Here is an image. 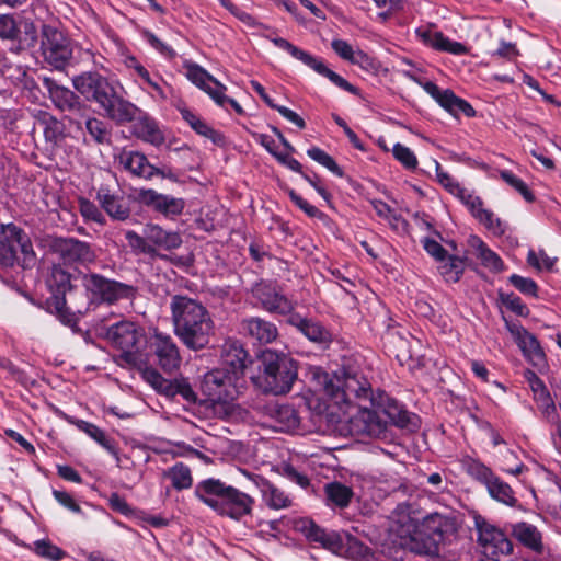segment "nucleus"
Wrapping results in <instances>:
<instances>
[{"mask_svg":"<svg viewBox=\"0 0 561 561\" xmlns=\"http://www.w3.org/2000/svg\"><path fill=\"white\" fill-rule=\"evenodd\" d=\"M174 332L183 344L194 351L204 348L214 333V321L207 309L185 296L171 301Z\"/></svg>","mask_w":561,"mask_h":561,"instance_id":"obj_1","label":"nucleus"},{"mask_svg":"<svg viewBox=\"0 0 561 561\" xmlns=\"http://www.w3.org/2000/svg\"><path fill=\"white\" fill-rule=\"evenodd\" d=\"M194 495L219 516L237 522L252 515L255 504L250 494L215 478L199 481Z\"/></svg>","mask_w":561,"mask_h":561,"instance_id":"obj_2","label":"nucleus"},{"mask_svg":"<svg viewBox=\"0 0 561 561\" xmlns=\"http://www.w3.org/2000/svg\"><path fill=\"white\" fill-rule=\"evenodd\" d=\"M309 376L316 391L322 392L341 410L343 405L353 409L352 398H368L370 392L368 380L356 371L342 370L341 375H330L320 367H310Z\"/></svg>","mask_w":561,"mask_h":561,"instance_id":"obj_3","label":"nucleus"},{"mask_svg":"<svg viewBox=\"0 0 561 561\" xmlns=\"http://www.w3.org/2000/svg\"><path fill=\"white\" fill-rule=\"evenodd\" d=\"M72 85L85 101L95 103L108 119L119 118L130 108L110 79L98 71H83L72 78Z\"/></svg>","mask_w":561,"mask_h":561,"instance_id":"obj_4","label":"nucleus"},{"mask_svg":"<svg viewBox=\"0 0 561 561\" xmlns=\"http://www.w3.org/2000/svg\"><path fill=\"white\" fill-rule=\"evenodd\" d=\"M262 373L254 382L264 391L285 394L291 390L297 379L296 363L284 353L265 350L261 354Z\"/></svg>","mask_w":561,"mask_h":561,"instance_id":"obj_5","label":"nucleus"},{"mask_svg":"<svg viewBox=\"0 0 561 561\" xmlns=\"http://www.w3.org/2000/svg\"><path fill=\"white\" fill-rule=\"evenodd\" d=\"M242 386L241 379L218 367L204 376L202 389L214 412L220 417H230L238 409L236 399Z\"/></svg>","mask_w":561,"mask_h":561,"instance_id":"obj_6","label":"nucleus"},{"mask_svg":"<svg viewBox=\"0 0 561 561\" xmlns=\"http://www.w3.org/2000/svg\"><path fill=\"white\" fill-rule=\"evenodd\" d=\"M111 343L122 351L119 364L141 368L149 363L147 336L141 328L129 321H122L108 328L106 332Z\"/></svg>","mask_w":561,"mask_h":561,"instance_id":"obj_7","label":"nucleus"},{"mask_svg":"<svg viewBox=\"0 0 561 561\" xmlns=\"http://www.w3.org/2000/svg\"><path fill=\"white\" fill-rule=\"evenodd\" d=\"M36 257L30 238L15 225H2L0 230V264L23 267L35 264Z\"/></svg>","mask_w":561,"mask_h":561,"instance_id":"obj_8","label":"nucleus"},{"mask_svg":"<svg viewBox=\"0 0 561 561\" xmlns=\"http://www.w3.org/2000/svg\"><path fill=\"white\" fill-rule=\"evenodd\" d=\"M75 45L59 28L43 24L41 30V50L44 60L54 69L62 71L72 64Z\"/></svg>","mask_w":561,"mask_h":561,"instance_id":"obj_9","label":"nucleus"},{"mask_svg":"<svg viewBox=\"0 0 561 561\" xmlns=\"http://www.w3.org/2000/svg\"><path fill=\"white\" fill-rule=\"evenodd\" d=\"M438 182L454 196L463 203L472 216L478 219L492 234L502 236L506 230V224L496 217L490 209L483 207L479 196L462 187L455 178H436Z\"/></svg>","mask_w":561,"mask_h":561,"instance_id":"obj_10","label":"nucleus"},{"mask_svg":"<svg viewBox=\"0 0 561 561\" xmlns=\"http://www.w3.org/2000/svg\"><path fill=\"white\" fill-rule=\"evenodd\" d=\"M127 104L130 108H126V112L119 118H113L112 121L116 125L131 124V134L145 142L156 147L163 145L165 136L159 123L131 102L127 101Z\"/></svg>","mask_w":561,"mask_h":561,"instance_id":"obj_11","label":"nucleus"},{"mask_svg":"<svg viewBox=\"0 0 561 561\" xmlns=\"http://www.w3.org/2000/svg\"><path fill=\"white\" fill-rule=\"evenodd\" d=\"M47 288L50 296L46 299V307L50 313L66 324L73 321V314L66 307L65 294L70 289V274L59 266H53L47 280Z\"/></svg>","mask_w":561,"mask_h":561,"instance_id":"obj_12","label":"nucleus"},{"mask_svg":"<svg viewBox=\"0 0 561 561\" xmlns=\"http://www.w3.org/2000/svg\"><path fill=\"white\" fill-rule=\"evenodd\" d=\"M272 42L280 49L286 50L294 58L300 60L306 66L313 69L317 73L328 78L333 84L341 88L342 90H345L354 95L359 94V90L351 84L347 80H345L343 77L334 72L333 70L329 69L322 60L318 59L317 57L312 56L311 54L300 49L299 47L295 46L287 39L283 37H275L272 39Z\"/></svg>","mask_w":561,"mask_h":561,"instance_id":"obj_13","label":"nucleus"},{"mask_svg":"<svg viewBox=\"0 0 561 561\" xmlns=\"http://www.w3.org/2000/svg\"><path fill=\"white\" fill-rule=\"evenodd\" d=\"M84 286L94 298L107 304H114L122 299H131L135 295L133 286L105 278L99 274L85 275Z\"/></svg>","mask_w":561,"mask_h":561,"instance_id":"obj_14","label":"nucleus"},{"mask_svg":"<svg viewBox=\"0 0 561 561\" xmlns=\"http://www.w3.org/2000/svg\"><path fill=\"white\" fill-rule=\"evenodd\" d=\"M38 34L35 24L15 14H0V39L16 42L21 48L34 47Z\"/></svg>","mask_w":561,"mask_h":561,"instance_id":"obj_15","label":"nucleus"},{"mask_svg":"<svg viewBox=\"0 0 561 561\" xmlns=\"http://www.w3.org/2000/svg\"><path fill=\"white\" fill-rule=\"evenodd\" d=\"M506 328L525 359L542 373L547 368V359L537 337L517 323H506Z\"/></svg>","mask_w":561,"mask_h":561,"instance_id":"obj_16","label":"nucleus"},{"mask_svg":"<svg viewBox=\"0 0 561 561\" xmlns=\"http://www.w3.org/2000/svg\"><path fill=\"white\" fill-rule=\"evenodd\" d=\"M344 414H348V431L354 436L377 437L385 431V422L378 415L376 410L366 407H354L342 409Z\"/></svg>","mask_w":561,"mask_h":561,"instance_id":"obj_17","label":"nucleus"},{"mask_svg":"<svg viewBox=\"0 0 561 561\" xmlns=\"http://www.w3.org/2000/svg\"><path fill=\"white\" fill-rule=\"evenodd\" d=\"M254 297L260 301L262 308L272 313L282 316L294 314L295 305L272 283H259L253 288Z\"/></svg>","mask_w":561,"mask_h":561,"instance_id":"obj_18","label":"nucleus"},{"mask_svg":"<svg viewBox=\"0 0 561 561\" xmlns=\"http://www.w3.org/2000/svg\"><path fill=\"white\" fill-rule=\"evenodd\" d=\"M43 83L48 91L53 104L58 110L80 116H83L87 113L89 108L88 105L75 91L59 85L50 78H44Z\"/></svg>","mask_w":561,"mask_h":561,"instance_id":"obj_19","label":"nucleus"},{"mask_svg":"<svg viewBox=\"0 0 561 561\" xmlns=\"http://www.w3.org/2000/svg\"><path fill=\"white\" fill-rule=\"evenodd\" d=\"M134 197L140 204L170 218L182 214L185 207L184 199L159 194L153 190H136Z\"/></svg>","mask_w":561,"mask_h":561,"instance_id":"obj_20","label":"nucleus"},{"mask_svg":"<svg viewBox=\"0 0 561 561\" xmlns=\"http://www.w3.org/2000/svg\"><path fill=\"white\" fill-rule=\"evenodd\" d=\"M294 528L301 533L309 541L320 543L330 551L339 552L344 546L341 534L335 531L327 533L310 518L302 517L296 519Z\"/></svg>","mask_w":561,"mask_h":561,"instance_id":"obj_21","label":"nucleus"},{"mask_svg":"<svg viewBox=\"0 0 561 561\" xmlns=\"http://www.w3.org/2000/svg\"><path fill=\"white\" fill-rule=\"evenodd\" d=\"M240 472L260 491L262 501L266 506L272 510H282L290 506L291 500L289 496L267 479L243 469Z\"/></svg>","mask_w":561,"mask_h":561,"instance_id":"obj_22","label":"nucleus"},{"mask_svg":"<svg viewBox=\"0 0 561 561\" xmlns=\"http://www.w3.org/2000/svg\"><path fill=\"white\" fill-rule=\"evenodd\" d=\"M249 362V354L239 341L232 339L225 341L221 348L220 368L229 370L234 377L244 381V370Z\"/></svg>","mask_w":561,"mask_h":561,"instance_id":"obj_23","label":"nucleus"},{"mask_svg":"<svg viewBox=\"0 0 561 561\" xmlns=\"http://www.w3.org/2000/svg\"><path fill=\"white\" fill-rule=\"evenodd\" d=\"M525 381L533 392V398L547 421L554 423L557 420L556 404L545 382L530 369L523 373Z\"/></svg>","mask_w":561,"mask_h":561,"instance_id":"obj_24","label":"nucleus"},{"mask_svg":"<svg viewBox=\"0 0 561 561\" xmlns=\"http://www.w3.org/2000/svg\"><path fill=\"white\" fill-rule=\"evenodd\" d=\"M152 347L158 364L164 371L171 373L180 367L181 356L171 336L156 333L153 335Z\"/></svg>","mask_w":561,"mask_h":561,"instance_id":"obj_25","label":"nucleus"},{"mask_svg":"<svg viewBox=\"0 0 561 561\" xmlns=\"http://www.w3.org/2000/svg\"><path fill=\"white\" fill-rule=\"evenodd\" d=\"M423 530L431 540L428 551L437 550L445 539L455 533V523L451 518L438 513L427 515L423 520Z\"/></svg>","mask_w":561,"mask_h":561,"instance_id":"obj_26","label":"nucleus"},{"mask_svg":"<svg viewBox=\"0 0 561 561\" xmlns=\"http://www.w3.org/2000/svg\"><path fill=\"white\" fill-rule=\"evenodd\" d=\"M179 111L182 118L196 134L209 139L215 146L220 148L227 145L226 136L221 131L208 125V123L205 122L198 114L185 106L179 107Z\"/></svg>","mask_w":561,"mask_h":561,"instance_id":"obj_27","label":"nucleus"},{"mask_svg":"<svg viewBox=\"0 0 561 561\" xmlns=\"http://www.w3.org/2000/svg\"><path fill=\"white\" fill-rule=\"evenodd\" d=\"M144 233L149 244L153 245L158 252L159 250L171 251L182 244V238L179 232L165 230L156 224H147L144 227Z\"/></svg>","mask_w":561,"mask_h":561,"instance_id":"obj_28","label":"nucleus"},{"mask_svg":"<svg viewBox=\"0 0 561 561\" xmlns=\"http://www.w3.org/2000/svg\"><path fill=\"white\" fill-rule=\"evenodd\" d=\"M241 328L245 334L260 344L272 343L278 336V330L274 323L257 317L244 319Z\"/></svg>","mask_w":561,"mask_h":561,"instance_id":"obj_29","label":"nucleus"},{"mask_svg":"<svg viewBox=\"0 0 561 561\" xmlns=\"http://www.w3.org/2000/svg\"><path fill=\"white\" fill-rule=\"evenodd\" d=\"M119 164L133 175H164V172L151 164L139 151H123L118 157Z\"/></svg>","mask_w":561,"mask_h":561,"instance_id":"obj_30","label":"nucleus"},{"mask_svg":"<svg viewBox=\"0 0 561 561\" xmlns=\"http://www.w3.org/2000/svg\"><path fill=\"white\" fill-rule=\"evenodd\" d=\"M58 250L65 262L69 263L88 264L95 259V254L90 245L76 239L60 240Z\"/></svg>","mask_w":561,"mask_h":561,"instance_id":"obj_31","label":"nucleus"},{"mask_svg":"<svg viewBox=\"0 0 561 561\" xmlns=\"http://www.w3.org/2000/svg\"><path fill=\"white\" fill-rule=\"evenodd\" d=\"M416 35L425 45L439 51H447L455 55H462L467 51L463 44L459 42H451L445 37L442 32L433 31L430 27H419L416 30Z\"/></svg>","mask_w":561,"mask_h":561,"instance_id":"obj_32","label":"nucleus"},{"mask_svg":"<svg viewBox=\"0 0 561 561\" xmlns=\"http://www.w3.org/2000/svg\"><path fill=\"white\" fill-rule=\"evenodd\" d=\"M287 322L297 328L311 342L328 344L331 341L330 332L321 323L304 318L299 313L290 314Z\"/></svg>","mask_w":561,"mask_h":561,"instance_id":"obj_33","label":"nucleus"},{"mask_svg":"<svg viewBox=\"0 0 561 561\" xmlns=\"http://www.w3.org/2000/svg\"><path fill=\"white\" fill-rule=\"evenodd\" d=\"M468 247L472 250L473 255L481 261V264L495 273L504 270V262L492 251L478 236H470L467 240Z\"/></svg>","mask_w":561,"mask_h":561,"instance_id":"obj_34","label":"nucleus"},{"mask_svg":"<svg viewBox=\"0 0 561 561\" xmlns=\"http://www.w3.org/2000/svg\"><path fill=\"white\" fill-rule=\"evenodd\" d=\"M512 534L526 548L538 553L543 551L542 534L535 525L526 522L516 523L513 526Z\"/></svg>","mask_w":561,"mask_h":561,"instance_id":"obj_35","label":"nucleus"},{"mask_svg":"<svg viewBox=\"0 0 561 561\" xmlns=\"http://www.w3.org/2000/svg\"><path fill=\"white\" fill-rule=\"evenodd\" d=\"M375 399H371V404L375 405ZM377 409L388 417V420L400 427H405L410 423L411 415L403 407L394 399L386 396H379V402L376 403Z\"/></svg>","mask_w":561,"mask_h":561,"instance_id":"obj_36","label":"nucleus"},{"mask_svg":"<svg viewBox=\"0 0 561 561\" xmlns=\"http://www.w3.org/2000/svg\"><path fill=\"white\" fill-rule=\"evenodd\" d=\"M37 123L43 128L45 140L57 145L66 137L65 124L48 112L41 111L36 116Z\"/></svg>","mask_w":561,"mask_h":561,"instance_id":"obj_37","label":"nucleus"},{"mask_svg":"<svg viewBox=\"0 0 561 561\" xmlns=\"http://www.w3.org/2000/svg\"><path fill=\"white\" fill-rule=\"evenodd\" d=\"M96 197L103 209L113 219L125 220L129 217V206L123 198L110 194L108 191L103 187L99 190Z\"/></svg>","mask_w":561,"mask_h":561,"instance_id":"obj_38","label":"nucleus"},{"mask_svg":"<svg viewBox=\"0 0 561 561\" xmlns=\"http://www.w3.org/2000/svg\"><path fill=\"white\" fill-rule=\"evenodd\" d=\"M270 414L275 421L278 431L290 432L299 426V415L289 404H275L271 408Z\"/></svg>","mask_w":561,"mask_h":561,"instance_id":"obj_39","label":"nucleus"},{"mask_svg":"<svg viewBox=\"0 0 561 561\" xmlns=\"http://www.w3.org/2000/svg\"><path fill=\"white\" fill-rule=\"evenodd\" d=\"M489 495L506 506L514 507L518 500L511 485L503 481L499 476L494 474L485 485Z\"/></svg>","mask_w":561,"mask_h":561,"instance_id":"obj_40","label":"nucleus"},{"mask_svg":"<svg viewBox=\"0 0 561 561\" xmlns=\"http://www.w3.org/2000/svg\"><path fill=\"white\" fill-rule=\"evenodd\" d=\"M324 493L327 505L339 508L347 507L354 496L353 490L341 482L328 483L324 486Z\"/></svg>","mask_w":561,"mask_h":561,"instance_id":"obj_41","label":"nucleus"},{"mask_svg":"<svg viewBox=\"0 0 561 561\" xmlns=\"http://www.w3.org/2000/svg\"><path fill=\"white\" fill-rule=\"evenodd\" d=\"M466 267V257L448 254L437 263V271L448 283H457L462 276Z\"/></svg>","mask_w":561,"mask_h":561,"instance_id":"obj_42","label":"nucleus"},{"mask_svg":"<svg viewBox=\"0 0 561 561\" xmlns=\"http://www.w3.org/2000/svg\"><path fill=\"white\" fill-rule=\"evenodd\" d=\"M251 87L271 108L276 110L283 117L294 123L300 129L306 127L305 121L296 112L288 107L275 104L260 82L253 80L251 81Z\"/></svg>","mask_w":561,"mask_h":561,"instance_id":"obj_43","label":"nucleus"},{"mask_svg":"<svg viewBox=\"0 0 561 561\" xmlns=\"http://www.w3.org/2000/svg\"><path fill=\"white\" fill-rule=\"evenodd\" d=\"M77 425L80 431L84 432L93 440L100 444L105 450H107L112 456H114L117 462L119 461L118 450L116 446L114 445L113 440L110 439L100 427L87 421H79Z\"/></svg>","mask_w":561,"mask_h":561,"instance_id":"obj_44","label":"nucleus"},{"mask_svg":"<svg viewBox=\"0 0 561 561\" xmlns=\"http://www.w3.org/2000/svg\"><path fill=\"white\" fill-rule=\"evenodd\" d=\"M125 238L128 242V245L137 254H139V253L146 254L151 259H156V257L164 259L165 257L164 255L160 254L153 245L149 244L148 239L146 238L144 232L140 236L133 230H128L125 232Z\"/></svg>","mask_w":561,"mask_h":561,"instance_id":"obj_45","label":"nucleus"},{"mask_svg":"<svg viewBox=\"0 0 561 561\" xmlns=\"http://www.w3.org/2000/svg\"><path fill=\"white\" fill-rule=\"evenodd\" d=\"M164 474L170 479L172 486L176 490L190 489L193 484L191 470L182 462L175 463Z\"/></svg>","mask_w":561,"mask_h":561,"instance_id":"obj_46","label":"nucleus"},{"mask_svg":"<svg viewBox=\"0 0 561 561\" xmlns=\"http://www.w3.org/2000/svg\"><path fill=\"white\" fill-rule=\"evenodd\" d=\"M423 88L442 107L451 112L454 103L457 101V95L451 90H442L432 81L425 82Z\"/></svg>","mask_w":561,"mask_h":561,"instance_id":"obj_47","label":"nucleus"},{"mask_svg":"<svg viewBox=\"0 0 561 561\" xmlns=\"http://www.w3.org/2000/svg\"><path fill=\"white\" fill-rule=\"evenodd\" d=\"M463 468L471 478L479 481L484 486L495 474L491 468L482 463L480 460L473 458H467L463 460Z\"/></svg>","mask_w":561,"mask_h":561,"instance_id":"obj_48","label":"nucleus"},{"mask_svg":"<svg viewBox=\"0 0 561 561\" xmlns=\"http://www.w3.org/2000/svg\"><path fill=\"white\" fill-rule=\"evenodd\" d=\"M85 129L98 144H108L111 141V131L106 128V124L96 117L87 118Z\"/></svg>","mask_w":561,"mask_h":561,"instance_id":"obj_49","label":"nucleus"},{"mask_svg":"<svg viewBox=\"0 0 561 561\" xmlns=\"http://www.w3.org/2000/svg\"><path fill=\"white\" fill-rule=\"evenodd\" d=\"M34 552L50 561H59L66 557V552L62 549L45 539L34 542Z\"/></svg>","mask_w":561,"mask_h":561,"instance_id":"obj_50","label":"nucleus"},{"mask_svg":"<svg viewBox=\"0 0 561 561\" xmlns=\"http://www.w3.org/2000/svg\"><path fill=\"white\" fill-rule=\"evenodd\" d=\"M142 378L158 392L165 394L167 388L170 387V380L164 379L156 369L148 367V364L138 368Z\"/></svg>","mask_w":561,"mask_h":561,"instance_id":"obj_51","label":"nucleus"},{"mask_svg":"<svg viewBox=\"0 0 561 561\" xmlns=\"http://www.w3.org/2000/svg\"><path fill=\"white\" fill-rule=\"evenodd\" d=\"M307 154L312 160H314L319 164H321L324 168H327L330 172H332V173H334L336 175H342V171L339 168V165L335 162V160L330 154H328L324 150H322V149H320L318 147H312V148L307 150Z\"/></svg>","mask_w":561,"mask_h":561,"instance_id":"obj_52","label":"nucleus"},{"mask_svg":"<svg viewBox=\"0 0 561 561\" xmlns=\"http://www.w3.org/2000/svg\"><path fill=\"white\" fill-rule=\"evenodd\" d=\"M181 396L188 402L195 401V392L185 379L170 380V387L167 388L165 396L175 397Z\"/></svg>","mask_w":561,"mask_h":561,"instance_id":"obj_53","label":"nucleus"},{"mask_svg":"<svg viewBox=\"0 0 561 561\" xmlns=\"http://www.w3.org/2000/svg\"><path fill=\"white\" fill-rule=\"evenodd\" d=\"M527 263L538 270H551L556 263V259L549 257L545 251L540 250L536 252L530 249L527 254Z\"/></svg>","mask_w":561,"mask_h":561,"instance_id":"obj_54","label":"nucleus"},{"mask_svg":"<svg viewBox=\"0 0 561 561\" xmlns=\"http://www.w3.org/2000/svg\"><path fill=\"white\" fill-rule=\"evenodd\" d=\"M508 280L522 294L537 297L538 286L534 279L513 274L510 276Z\"/></svg>","mask_w":561,"mask_h":561,"instance_id":"obj_55","label":"nucleus"},{"mask_svg":"<svg viewBox=\"0 0 561 561\" xmlns=\"http://www.w3.org/2000/svg\"><path fill=\"white\" fill-rule=\"evenodd\" d=\"M393 157L402 163L408 170L413 171L417 165V160L415 154L410 150V148L396 144L392 149Z\"/></svg>","mask_w":561,"mask_h":561,"instance_id":"obj_56","label":"nucleus"},{"mask_svg":"<svg viewBox=\"0 0 561 561\" xmlns=\"http://www.w3.org/2000/svg\"><path fill=\"white\" fill-rule=\"evenodd\" d=\"M186 76L190 81L201 89H206L207 82L214 79L206 70L197 65H190Z\"/></svg>","mask_w":561,"mask_h":561,"instance_id":"obj_57","label":"nucleus"},{"mask_svg":"<svg viewBox=\"0 0 561 561\" xmlns=\"http://www.w3.org/2000/svg\"><path fill=\"white\" fill-rule=\"evenodd\" d=\"M501 300L506 308H508L514 313L526 317L529 313L527 306L522 301V299L515 294H502Z\"/></svg>","mask_w":561,"mask_h":561,"instance_id":"obj_58","label":"nucleus"},{"mask_svg":"<svg viewBox=\"0 0 561 561\" xmlns=\"http://www.w3.org/2000/svg\"><path fill=\"white\" fill-rule=\"evenodd\" d=\"M288 195L291 199V202L301 209L307 216L311 218L320 217L322 214L321 211L308 203L305 198H302L298 193H296L294 190H288Z\"/></svg>","mask_w":561,"mask_h":561,"instance_id":"obj_59","label":"nucleus"},{"mask_svg":"<svg viewBox=\"0 0 561 561\" xmlns=\"http://www.w3.org/2000/svg\"><path fill=\"white\" fill-rule=\"evenodd\" d=\"M422 244L426 253L431 255L436 263L448 255V252L443 248V245L434 239L424 238L422 240Z\"/></svg>","mask_w":561,"mask_h":561,"instance_id":"obj_60","label":"nucleus"},{"mask_svg":"<svg viewBox=\"0 0 561 561\" xmlns=\"http://www.w3.org/2000/svg\"><path fill=\"white\" fill-rule=\"evenodd\" d=\"M53 496L61 506L69 510L70 512L76 514H80L82 512L80 505L76 502L70 493L66 491L54 490Z\"/></svg>","mask_w":561,"mask_h":561,"instance_id":"obj_61","label":"nucleus"},{"mask_svg":"<svg viewBox=\"0 0 561 561\" xmlns=\"http://www.w3.org/2000/svg\"><path fill=\"white\" fill-rule=\"evenodd\" d=\"M203 90L207 92L218 105L225 106L226 100H228V96L225 95V85L213 79L210 82H207L206 89Z\"/></svg>","mask_w":561,"mask_h":561,"instance_id":"obj_62","label":"nucleus"},{"mask_svg":"<svg viewBox=\"0 0 561 561\" xmlns=\"http://www.w3.org/2000/svg\"><path fill=\"white\" fill-rule=\"evenodd\" d=\"M145 38L148 41V43L157 49L162 55L167 56L168 58H174L175 51L173 48H171L169 45L164 44L162 41H160L153 33L150 31L144 32Z\"/></svg>","mask_w":561,"mask_h":561,"instance_id":"obj_63","label":"nucleus"},{"mask_svg":"<svg viewBox=\"0 0 561 561\" xmlns=\"http://www.w3.org/2000/svg\"><path fill=\"white\" fill-rule=\"evenodd\" d=\"M332 49L344 60L354 62V50L344 39H334L331 44Z\"/></svg>","mask_w":561,"mask_h":561,"instance_id":"obj_64","label":"nucleus"}]
</instances>
